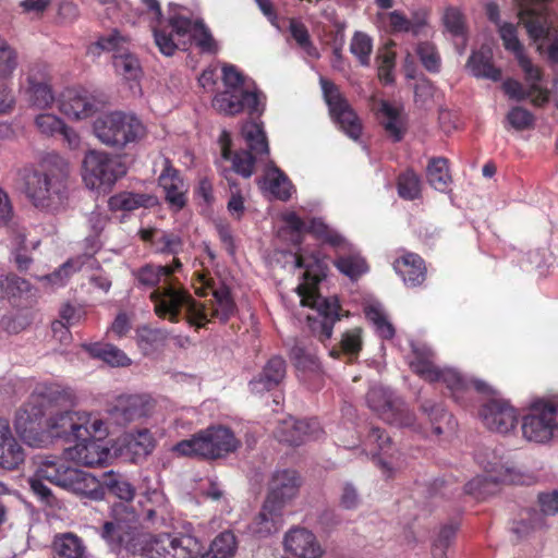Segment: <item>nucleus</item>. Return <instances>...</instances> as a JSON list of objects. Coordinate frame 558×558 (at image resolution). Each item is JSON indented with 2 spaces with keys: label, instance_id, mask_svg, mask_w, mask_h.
Returning <instances> with one entry per match:
<instances>
[{
  "label": "nucleus",
  "instance_id": "obj_12",
  "mask_svg": "<svg viewBox=\"0 0 558 558\" xmlns=\"http://www.w3.org/2000/svg\"><path fill=\"white\" fill-rule=\"evenodd\" d=\"M126 174L122 158L101 150H89L83 159L82 177L90 190L107 192Z\"/></svg>",
  "mask_w": 558,
  "mask_h": 558
},
{
  "label": "nucleus",
  "instance_id": "obj_38",
  "mask_svg": "<svg viewBox=\"0 0 558 558\" xmlns=\"http://www.w3.org/2000/svg\"><path fill=\"white\" fill-rule=\"evenodd\" d=\"M366 401L373 411L389 422L397 421L396 415L403 412V409L392 399L391 392L380 386L369 389Z\"/></svg>",
  "mask_w": 558,
  "mask_h": 558
},
{
  "label": "nucleus",
  "instance_id": "obj_56",
  "mask_svg": "<svg viewBox=\"0 0 558 558\" xmlns=\"http://www.w3.org/2000/svg\"><path fill=\"white\" fill-rule=\"evenodd\" d=\"M29 291V283L16 275L0 276V293L8 300L21 298Z\"/></svg>",
  "mask_w": 558,
  "mask_h": 558
},
{
  "label": "nucleus",
  "instance_id": "obj_33",
  "mask_svg": "<svg viewBox=\"0 0 558 558\" xmlns=\"http://www.w3.org/2000/svg\"><path fill=\"white\" fill-rule=\"evenodd\" d=\"M282 509L265 500L260 512L250 523L248 531L257 537H266L282 526Z\"/></svg>",
  "mask_w": 558,
  "mask_h": 558
},
{
  "label": "nucleus",
  "instance_id": "obj_47",
  "mask_svg": "<svg viewBox=\"0 0 558 558\" xmlns=\"http://www.w3.org/2000/svg\"><path fill=\"white\" fill-rule=\"evenodd\" d=\"M173 556L171 558L204 557L206 549L202 543L190 534H172Z\"/></svg>",
  "mask_w": 558,
  "mask_h": 558
},
{
  "label": "nucleus",
  "instance_id": "obj_31",
  "mask_svg": "<svg viewBox=\"0 0 558 558\" xmlns=\"http://www.w3.org/2000/svg\"><path fill=\"white\" fill-rule=\"evenodd\" d=\"M69 407H52L47 412L48 445L56 437H73L75 428L76 412L68 410Z\"/></svg>",
  "mask_w": 558,
  "mask_h": 558
},
{
  "label": "nucleus",
  "instance_id": "obj_14",
  "mask_svg": "<svg viewBox=\"0 0 558 558\" xmlns=\"http://www.w3.org/2000/svg\"><path fill=\"white\" fill-rule=\"evenodd\" d=\"M523 437L535 444L550 441L558 430V404L541 403L531 408L522 421Z\"/></svg>",
  "mask_w": 558,
  "mask_h": 558
},
{
  "label": "nucleus",
  "instance_id": "obj_55",
  "mask_svg": "<svg viewBox=\"0 0 558 558\" xmlns=\"http://www.w3.org/2000/svg\"><path fill=\"white\" fill-rule=\"evenodd\" d=\"M82 265L83 263L81 259H70L51 275L39 277L38 279L43 281L47 287L52 289L59 288L64 286L69 277L72 274L78 271L82 268Z\"/></svg>",
  "mask_w": 558,
  "mask_h": 558
},
{
  "label": "nucleus",
  "instance_id": "obj_6",
  "mask_svg": "<svg viewBox=\"0 0 558 558\" xmlns=\"http://www.w3.org/2000/svg\"><path fill=\"white\" fill-rule=\"evenodd\" d=\"M222 83L223 89L217 93L211 101L215 110L226 116H235L244 110L250 113L263 111L262 94L245 85L244 77L234 65L222 66Z\"/></svg>",
  "mask_w": 558,
  "mask_h": 558
},
{
  "label": "nucleus",
  "instance_id": "obj_59",
  "mask_svg": "<svg viewBox=\"0 0 558 558\" xmlns=\"http://www.w3.org/2000/svg\"><path fill=\"white\" fill-rule=\"evenodd\" d=\"M289 31L299 47L303 49L306 54L312 58H318V51L312 44L308 31L303 23L296 20H291L289 24Z\"/></svg>",
  "mask_w": 558,
  "mask_h": 558
},
{
  "label": "nucleus",
  "instance_id": "obj_5",
  "mask_svg": "<svg viewBox=\"0 0 558 558\" xmlns=\"http://www.w3.org/2000/svg\"><path fill=\"white\" fill-rule=\"evenodd\" d=\"M68 165L59 156H48L36 168L24 169L23 191L34 207L56 211L64 203Z\"/></svg>",
  "mask_w": 558,
  "mask_h": 558
},
{
  "label": "nucleus",
  "instance_id": "obj_37",
  "mask_svg": "<svg viewBox=\"0 0 558 558\" xmlns=\"http://www.w3.org/2000/svg\"><path fill=\"white\" fill-rule=\"evenodd\" d=\"M525 78L530 84L529 90L524 92L521 84L513 80H508L504 83L502 88L505 93L512 99L521 100L530 98L535 106H543L549 99V92L547 88L539 84L541 74L534 80H529L525 74Z\"/></svg>",
  "mask_w": 558,
  "mask_h": 558
},
{
  "label": "nucleus",
  "instance_id": "obj_7",
  "mask_svg": "<svg viewBox=\"0 0 558 558\" xmlns=\"http://www.w3.org/2000/svg\"><path fill=\"white\" fill-rule=\"evenodd\" d=\"M239 446L240 441L229 428L213 426L179 441L171 451L178 457L218 459L235 451Z\"/></svg>",
  "mask_w": 558,
  "mask_h": 558
},
{
  "label": "nucleus",
  "instance_id": "obj_63",
  "mask_svg": "<svg viewBox=\"0 0 558 558\" xmlns=\"http://www.w3.org/2000/svg\"><path fill=\"white\" fill-rule=\"evenodd\" d=\"M221 174L226 178L230 186L231 196L227 206L228 210L233 217L240 219L245 210L242 192L236 186V184L231 180V178H229V170H222Z\"/></svg>",
  "mask_w": 558,
  "mask_h": 558
},
{
  "label": "nucleus",
  "instance_id": "obj_43",
  "mask_svg": "<svg viewBox=\"0 0 558 558\" xmlns=\"http://www.w3.org/2000/svg\"><path fill=\"white\" fill-rule=\"evenodd\" d=\"M389 26L395 33H412L417 35L426 25L427 15L425 11H418L408 17L401 11H391L387 14Z\"/></svg>",
  "mask_w": 558,
  "mask_h": 558
},
{
  "label": "nucleus",
  "instance_id": "obj_45",
  "mask_svg": "<svg viewBox=\"0 0 558 558\" xmlns=\"http://www.w3.org/2000/svg\"><path fill=\"white\" fill-rule=\"evenodd\" d=\"M52 545L59 558H86V546L83 539L74 533L56 535Z\"/></svg>",
  "mask_w": 558,
  "mask_h": 558
},
{
  "label": "nucleus",
  "instance_id": "obj_19",
  "mask_svg": "<svg viewBox=\"0 0 558 558\" xmlns=\"http://www.w3.org/2000/svg\"><path fill=\"white\" fill-rule=\"evenodd\" d=\"M282 220L286 223V228L282 231H290L293 242H299L300 235L308 231L333 246L344 247L347 245V241L320 219H313L307 226L295 213L291 211L286 213L282 216Z\"/></svg>",
  "mask_w": 558,
  "mask_h": 558
},
{
  "label": "nucleus",
  "instance_id": "obj_10",
  "mask_svg": "<svg viewBox=\"0 0 558 558\" xmlns=\"http://www.w3.org/2000/svg\"><path fill=\"white\" fill-rule=\"evenodd\" d=\"M242 135L250 148L247 150L231 153V138L227 131H222L219 136L221 147V158L231 160L232 170L243 178H250L253 174L255 159L263 155L268 156V142L262 126L255 122H247L242 128Z\"/></svg>",
  "mask_w": 558,
  "mask_h": 558
},
{
  "label": "nucleus",
  "instance_id": "obj_21",
  "mask_svg": "<svg viewBox=\"0 0 558 558\" xmlns=\"http://www.w3.org/2000/svg\"><path fill=\"white\" fill-rule=\"evenodd\" d=\"M25 95L28 107L37 111L51 109L57 100L48 73L40 69L29 72Z\"/></svg>",
  "mask_w": 558,
  "mask_h": 558
},
{
  "label": "nucleus",
  "instance_id": "obj_3",
  "mask_svg": "<svg viewBox=\"0 0 558 558\" xmlns=\"http://www.w3.org/2000/svg\"><path fill=\"white\" fill-rule=\"evenodd\" d=\"M146 8V16L149 20L154 33L155 43L159 51L170 57L181 48L186 50L192 43L204 53H216L218 45L209 29L199 20L191 21L180 14L173 13L169 16L168 26L171 33L168 34L161 25V10L158 0H142Z\"/></svg>",
  "mask_w": 558,
  "mask_h": 558
},
{
  "label": "nucleus",
  "instance_id": "obj_34",
  "mask_svg": "<svg viewBox=\"0 0 558 558\" xmlns=\"http://www.w3.org/2000/svg\"><path fill=\"white\" fill-rule=\"evenodd\" d=\"M109 434L107 423L97 414L76 412L74 439L104 440Z\"/></svg>",
  "mask_w": 558,
  "mask_h": 558
},
{
  "label": "nucleus",
  "instance_id": "obj_53",
  "mask_svg": "<svg viewBox=\"0 0 558 558\" xmlns=\"http://www.w3.org/2000/svg\"><path fill=\"white\" fill-rule=\"evenodd\" d=\"M64 120L49 110L38 111L34 117L36 131L46 137H53L60 133L64 125Z\"/></svg>",
  "mask_w": 558,
  "mask_h": 558
},
{
  "label": "nucleus",
  "instance_id": "obj_23",
  "mask_svg": "<svg viewBox=\"0 0 558 558\" xmlns=\"http://www.w3.org/2000/svg\"><path fill=\"white\" fill-rule=\"evenodd\" d=\"M481 417L489 430L498 434L512 432L518 423L515 409L504 400H492L484 404Z\"/></svg>",
  "mask_w": 558,
  "mask_h": 558
},
{
  "label": "nucleus",
  "instance_id": "obj_49",
  "mask_svg": "<svg viewBox=\"0 0 558 558\" xmlns=\"http://www.w3.org/2000/svg\"><path fill=\"white\" fill-rule=\"evenodd\" d=\"M347 247L349 250V254L340 255L335 262V265L343 275L351 279H356L368 270V266L365 259L360 256L359 253L351 252L350 245L348 243L344 247L339 248L344 251Z\"/></svg>",
  "mask_w": 558,
  "mask_h": 558
},
{
  "label": "nucleus",
  "instance_id": "obj_39",
  "mask_svg": "<svg viewBox=\"0 0 558 558\" xmlns=\"http://www.w3.org/2000/svg\"><path fill=\"white\" fill-rule=\"evenodd\" d=\"M140 235L158 253L174 255L181 251L183 245L182 239L178 234L156 228L141 229Z\"/></svg>",
  "mask_w": 558,
  "mask_h": 558
},
{
  "label": "nucleus",
  "instance_id": "obj_30",
  "mask_svg": "<svg viewBox=\"0 0 558 558\" xmlns=\"http://www.w3.org/2000/svg\"><path fill=\"white\" fill-rule=\"evenodd\" d=\"M62 488L94 500H99L104 497V488L99 481L92 474L75 468H71L68 471Z\"/></svg>",
  "mask_w": 558,
  "mask_h": 558
},
{
  "label": "nucleus",
  "instance_id": "obj_20",
  "mask_svg": "<svg viewBox=\"0 0 558 558\" xmlns=\"http://www.w3.org/2000/svg\"><path fill=\"white\" fill-rule=\"evenodd\" d=\"M283 549L295 558H322L325 549L316 535L306 527L294 526L283 536Z\"/></svg>",
  "mask_w": 558,
  "mask_h": 558
},
{
  "label": "nucleus",
  "instance_id": "obj_57",
  "mask_svg": "<svg viewBox=\"0 0 558 558\" xmlns=\"http://www.w3.org/2000/svg\"><path fill=\"white\" fill-rule=\"evenodd\" d=\"M372 50V38L365 33L355 32L350 43V52L359 60L361 65H369Z\"/></svg>",
  "mask_w": 558,
  "mask_h": 558
},
{
  "label": "nucleus",
  "instance_id": "obj_48",
  "mask_svg": "<svg viewBox=\"0 0 558 558\" xmlns=\"http://www.w3.org/2000/svg\"><path fill=\"white\" fill-rule=\"evenodd\" d=\"M172 534H161L143 542L137 558H171L173 556Z\"/></svg>",
  "mask_w": 558,
  "mask_h": 558
},
{
  "label": "nucleus",
  "instance_id": "obj_29",
  "mask_svg": "<svg viewBox=\"0 0 558 558\" xmlns=\"http://www.w3.org/2000/svg\"><path fill=\"white\" fill-rule=\"evenodd\" d=\"M102 440H76L75 446L64 450V459L85 466L104 463L108 458V449Z\"/></svg>",
  "mask_w": 558,
  "mask_h": 558
},
{
  "label": "nucleus",
  "instance_id": "obj_50",
  "mask_svg": "<svg viewBox=\"0 0 558 558\" xmlns=\"http://www.w3.org/2000/svg\"><path fill=\"white\" fill-rule=\"evenodd\" d=\"M383 116V125L388 135L395 141H401L404 132V124L401 112L398 108L383 101L379 109Z\"/></svg>",
  "mask_w": 558,
  "mask_h": 558
},
{
  "label": "nucleus",
  "instance_id": "obj_24",
  "mask_svg": "<svg viewBox=\"0 0 558 558\" xmlns=\"http://www.w3.org/2000/svg\"><path fill=\"white\" fill-rule=\"evenodd\" d=\"M322 434L320 426L315 420H295L288 417L281 421L275 430L279 441L299 446L307 440L317 439Z\"/></svg>",
  "mask_w": 558,
  "mask_h": 558
},
{
  "label": "nucleus",
  "instance_id": "obj_2",
  "mask_svg": "<svg viewBox=\"0 0 558 558\" xmlns=\"http://www.w3.org/2000/svg\"><path fill=\"white\" fill-rule=\"evenodd\" d=\"M76 397L72 389L59 384L37 386L28 400L16 411L14 428L20 438L29 447L48 445L46 416L52 407H73Z\"/></svg>",
  "mask_w": 558,
  "mask_h": 558
},
{
  "label": "nucleus",
  "instance_id": "obj_60",
  "mask_svg": "<svg viewBox=\"0 0 558 558\" xmlns=\"http://www.w3.org/2000/svg\"><path fill=\"white\" fill-rule=\"evenodd\" d=\"M398 193L402 198L415 199L421 195V181L416 173L407 171L399 177Z\"/></svg>",
  "mask_w": 558,
  "mask_h": 558
},
{
  "label": "nucleus",
  "instance_id": "obj_18",
  "mask_svg": "<svg viewBox=\"0 0 558 558\" xmlns=\"http://www.w3.org/2000/svg\"><path fill=\"white\" fill-rule=\"evenodd\" d=\"M58 108L69 119L80 121L97 112V102L85 88L68 87L60 94Z\"/></svg>",
  "mask_w": 558,
  "mask_h": 558
},
{
  "label": "nucleus",
  "instance_id": "obj_16",
  "mask_svg": "<svg viewBox=\"0 0 558 558\" xmlns=\"http://www.w3.org/2000/svg\"><path fill=\"white\" fill-rule=\"evenodd\" d=\"M128 38L114 31L100 37L95 47L114 53L113 66L118 75L126 81H137L142 75V68L137 58L128 51Z\"/></svg>",
  "mask_w": 558,
  "mask_h": 558
},
{
  "label": "nucleus",
  "instance_id": "obj_64",
  "mask_svg": "<svg viewBox=\"0 0 558 558\" xmlns=\"http://www.w3.org/2000/svg\"><path fill=\"white\" fill-rule=\"evenodd\" d=\"M109 492L122 501H132L135 496V488L122 477L110 478L106 483Z\"/></svg>",
  "mask_w": 558,
  "mask_h": 558
},
{
  "label": "nucleus",
  "instance_id": "obj_22",
  "mask_svg": "<svg viewBox=\"0 0 558 558\" xmlns=\"http://www.w3.org/2000/svg\"><path fill=\"white\" fill-rule=\"evenodd\" d=\"M475 460L487 473L489 481L500 483L515 482L514 468L511 461L506 459L502 449L484 448L476 453Z\"/></svg>",
  "mask_w": 558,
  "mask_h": 558
},
{
  "label": "nucleus",
  "instance_id": "obj_44",
  "mask_svg": "<svg viewBox=\"0 0 558 558\" xmlns=\"http://www.w3.org/2000/svg\"><path fill=\"white\" fill-rule=\"evenodd\" d=\"M156 203V198L148 194L121 192L109 198L108 206L113 211H132L141 207L154 206Z\"/></svg>",
  "mask_w": 558,
  "mask_h": 558
},
{
  "label": "nucleus",
  "instance_id": "obj_27",
  "mask_svg": "<svg viewBox=\"0 0 558 558\" xmlns=\"http://www.w3.org/2000/svg\"><path fill=\"white\" fill-rule=\"evenodd\" d=\"M155 445L151 433L148 429H140L119 437L116 442V449L120 456L136 462L150 454Z\"/></svg>",
  "mask_w": 558,
  "mask_h": 558
},
{
  "label": "nucleus",
  "instance_id": "obj_32",
  "mask_svg": "<svg viewBox=\"0 0 558 558\" xmlns=\"http://www.w3.org/2000/svg\"><path fill=\"white\" fill-rule=\"evenodd\" d=\"M499 35L506 50L512 52L529 80L538 77V69L525 56L523 46L518 39L517 28L510 23L499 25Z\"/></svg>",
  "mask_w": 558,
  "mask_h": 558
},
{
  "label": "nucleus",
  "instance_id": "obj_42",
  "mask_svg": "<svg viewBox=\"0 0 558 558\" xmlns=\"http://www.w3.org/2000/svg\"><path fill=\"white\" fill-rule=\"evenodd\" d=\"M492 60V50L482 48L480 51L472 53L466 65L475 77L497 82L501 78V71L495 68Z\"/></svg>",
  "mask_w": 558,
  "mask_h": 558
},
{
  "label": "nucleus",
  "instance_id": "obj_15",
  "mask_svg": "<svg viewBox=\"0 0 558 558\" xmlns=\"http://www.w3.org/2000/svg\"><path fill=\"white\" fill-rule=\"evenodd\" d=\"M320 85L332 120L349 137L359 140L362 132L361 122L345 97L333 83L323 77Z\"/></svg>",
  "mask_w": 558,
  "mask_h": 558
},
{
  "label": "nucleus",
  "instance_id": "obj_36",
  "mask_svg": "<svg viewBox=\"0 0 558 558\" xmlns=\"http://www.w3.org/2000/svg\"><path fill=\"white\" fill-rule=\"evenodd\" d=\"M159 184L166 194L167 202L172 208L180 210L184 207L186 186L175 169L166 167L159 177Z\"/></svg>",
  "mask_w": 558,
  "mask_h": 558
},
{
  "label": "nucleus",
  "instance_id": "obj_62",
  "mask_svg": "<svg viewBox=\"0 0 558 558\" xmlns=\"http://www.w3.org/2000/svg\"><path fill=\"white\" fill-rule=\"evenodd\" d=\"M16 66V51L3 37L0 36V77L8 78Z\"/></svg>",
  "mask_w": 558,
  "mask_h": 558
},
{
  "label": "nucleus",
  "instance_id": "obj_8",
  "mask_svg": "<svg viewBox=\"0 0 558 558\" xmlns=\"http://www.w3.org/2000/svg\"><path fill=\"white\" fill-rule=\"evenodd\" d=\"M412 352L413 357L410 361L411 368L426 380H441L445 383L456 399L466 392L470 386H473L476 391L482 393L494 392L493 388L483 380L476 379L469 384L452 368H437L433 363V352L427 347L412 345Z\"/></svg>",
  "mask_w": 558,
  "mask_h": 558
},
{
  "label": "nucleus",
  "instance_id": "obj_1",
  "mask_svg": "<svg viewBox=\"0 0 558 558\" xmlns=\"http://www.w3.org/2000/svg\"><path fill=\"white\" fill-rule=\"evenodd\" d=\"M181 266V262L174 259L171 265L149 264L134 272L140 284L149 288L157 287L150 294L157 316L175 323L181 308H184L187 322L198 328L209 323L211 317H217L222 322L227 320L234 312V302L229 289L227 287L213 289L210 279L206 275L199 274L197 277L199 286L194 283L195 292L206 295L207 289H209L214 299L209 303L195 301L172 276Z\"/></svg>",
  "mask_w": 558,
  "mask_h": 558
},
{
  "label": "nucleus",
  "instance_id": "obj_41",
  "mask_svg": "<svg viewBox=\"0 0 558 558\" xmlns=\"http://www.w3.org/2000/svg\"><path fill=\"white\" fill-rule=\"evenodd\" d=\"M262 190L276 198L287 201L292 194V184L288 177L274 163H269L263 180L259 181Z\"/></svg>",
  "mask_w": 558,
  "mask_h": 558
},
{
  "label": "nucleus",
  "instance_id": "obj_52",
  "mask_svg": "<svg viewBox=\"0 0 558 558\" xmlns=\"http://www.w3.org/2000/svg\"><path fill=\"white\" fill-rule=\"evenodd\" d=\"M427 181L435 190L444 192L451 182L448 162L445 158H434L427 167Z\"/></svg>",
  "mask_w": 558,
  "mask_h": 558
},
{
  "label": "nucleus",
  "instance_id": "obj_11",
  "mask_svg": "<svg viewBox=\"0 0 558 558\" xmlns=\"http://www.w3.org/2000/svg\"><path fill=\"white\" fill-rule=\"evenodd\" d=\"M135 521L136 513L131 507L123 502L112 506L110 520L104 523L100 536L113 553L126 551L137 558L143 542L136 537Z\"/></svg>",
  "mask_w": 558,
  "mask_h": 558
},
{
  "label": "nucleus",
  "instance_id": "obj_40",
  "mask_svg": "<svg viewBox=\"0 0 558 558\" xmlns=\"http://www.w3.org/2000/svg\"><path fill=\"white\" fill-rule=\"evenodd\" d=\"M393 267L409 287L420 286L425 280L426 267L424 260L416 254H404L395 262Z\"/></svg>",
  "mask_w": 558,
  "mask_h": 558
},
{
  "label": "nucleus",
  "instance_id": "obj_58",
  "mask_svg": "<svg viewBox=\"0 0 558 558\" xmlns=\"http://www.w3.org/2000/svg\"><path fill=\"white\" fill-rule=\"evenodd\" d=\"M236 549V539L232 532L225 531L217 535L210 545L213 558H229Z\"/></svg>",
  "mask_w": 558,
  "mask_h": 558
},
{
  "label": "nucleus",
  "instance_id": "obj_26",
  "mask_svg": "<svg viewBox=\"0 0 558 558\" xmlns=\"http://www.w3.org/2000/svg\"><path fill=\"white\" fill-rule=\"evenodd\" d=\"M301 483V477L294 470L276 472L272 476L266 501L283 510L298 496Z\"/></svg>",
  "mask_w": 558,
  "mask_h": 558
},
{
  "label": "nucleus",
  "instance_id": "obj_61",
  "mask_svg": "<svg viewBox=\"0 0 558 558\" xmlns=\"http://www.w3.org/2000/svg\"><path fill=\"white\" fill-rule=\"evenodd\" d=\"M60 315L64 324L62 322H56L52 324V329L54 333L60 331L62 337L64 336L68 339L70 338L69 327L78 324L83 319L84 314L81 310L66 304L62 307Z\"/></svg>",
  "mask_w": 558,
  "mask_h": 558
},
{
  "label": "nucleus",
  "instance_id": "obj_51",
  "mask_svg": "<svg viewBox=\"0 0 558 558\" xmlns=\"http://www.w3.org/2000/svg\"><path fill=\"white\" fill-rule=\"evenodd\" d=\"M367 319L373 324L376 332L383 339H391L395 336V328L388 320L383 306L379 303H368L364 307Z\"/></svg>",
  "mask_w": 558,
  "mask_h": 558
},
{
  "label": "nucleus",
  "instance_id": "obj_28",
  "mask_svg": "<svg viewBox=\"0 0 558 558\" xmlns=\"http://www.w3.org/2000/svg\"><path fill=\"white\" fill-rule=\"evenodd\" d=\"M25 461V451L15 438L8 418L0 417V468L16 470Z\"/></svg>",
  "mask_w": 558,
  "mask_h": 558
},
{
  "label": "nucleus",
  "instance_id": "obj_13",
  "mask_svg": "<svg viewBox=\"0 0 558 558\" xmlns=\"http://www.w3.org/2000/svg\"><path fill=\"white\" fill-rule=\"evenodd\" d=\"M64 460L63 454L62 457H38L34 461L35 471L28 478V483L34 495L47 506L56 505L57 499L43 481H48L62 488L68 471L71 469L64 464Z\"/></svg>",
  "mask_w": 558,
  "mask_h": 558
},
{
  "label": "nucleus",
  "instance_id": "obj_4",
  "mask_svg": "<svg viewBox=\"0 0 558 558\" xmlns=\"http://www.w3.org/2000/svg\"><path fill=\"white\" fill-rule=\"evenodd\" d=\"M295 267L305 268L303 281L296 287L302 306L316 311V316L308 315L310 327L322 341L332 336L333 324L339 319V304L336 299L323 298L317 293V284L325 276L327 265L318 255H294Z\"/></svg>",
  "mask_w": 558,
  "mask_h": 558
},
{
  "label": "nucleus",
  "instance_id": "obj_17",
  "mask_svg": "<svg viewBox=\"0 0 558 558\" xmlns=\"http://www.w3.org/2000/svg\"><path fill=\"white\" fill-rule=\"evenodd\" d=\"M548 0H517L519 17L533 40L549 39L551 21L547 15Z\"/></svg>",
  "mask_w": 558,
  "mask_h": 558
},
{
  "label": "nucleus",
  "instance_id": "obj_46",
  "mask_svg": "<svg viewBox=\"0 0 558 558\" xmlns=\"http://www.w3.org/2000/svg\"><path fill=\"white\" fill-rule=\"evenodd\" d=\"M84 349L95 359H99L113 367L128 366L131 360L117 347L109 343L84 344Z\"/></svg>",
  "mask_w": 558,
  "mask_h": 558
},
{
  "label": "nucleus",
  "instance_id": "obj_35",
  "mask_svg": "<svg viewBox=\"0 0 558 558\" xmlns=\"http://www.w3.org/2000/svg\"><path fill=\"white\" fill-rule=\"evenodd\" d=\"M286 376V363L279 357L275 356L265 365L262 374L250 383L251 391L256 395H262L277 387Z\"/></svg>",
  "mask_w": 558,
  "mask_h": 558
},
{
  "label": "nucleus",
  "instance_id": "obj_9",
  "mask_svg": "<svg viewBox=\"0 0 558 558\" xmlns=\"http://www.w3.org/2000/svg\"><path fill=\"white\" fill-rule=\"evenodd\" d=\"M94 134L104 145L123 149L144 138L146 126L132 113L114 111L94 122Z\"/></svg>",
  "mask_w": 558,
  "mask_h": 558
},
{
  "label": "nucleus",
  "instance_id": "obj_25",
  "mask_svg": "<svg viewBox=\"0 0 558 558\" xmlns=\"http://www.w3.org/2000/svg\"><path fill=\"white\" fill-rule=\"evenodd\" d=\"M154 400L145 395L121 396L110 411L119 424H128L150 415Z\"/></svg>",
  "mask_w": 558,
  "mask_h": 558
},
{
  "label": "nucleus",
  "instance_id": "obj_54",
  "mask_svg": "<svg viewBox=\"0 0 558 558\" xmlns=\"http://www.w3.org/2000/svg\"><path fill=\"white\" fill-rule=\"evenodd\" d=\"M167 337L162 329L141 327L136 331V341L144 354H149L165 344Z\"/></svg>",
  "mask_w": 558,
  "mask_h": 558
}]
</instances>
